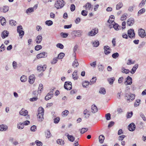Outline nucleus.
<instances>
[{"label": "nucleus", "mask_w": 146, "mask_h": 146, "mask_svg": "<svg viewBox=\"0 0 146 146\" xmlns=\"http://www.w3.org/2000/svg\"><path fill=\"white\" fill-rule=\"evenodd\" d=\"M119 56V54L117 52H116L113 54L112 55V57L114 59H116L118 58Z\"/></svg>", "instance_id": "nucleus-48"}, {"label": "nucleus", "mask_w": 146, "mask_h": 146, "mask_svg": "<svg viewBox=\"0 0 146 146\" xmlns=\"http://www.w3.org/2000/svg\"><path fill=\"white\" fill-rule=\"evenodd\" d=\"M24 127V125L23 123L19 122L17 123V128L19 129H22Z\"/></svg>", "instance_id": "nucleus-27"}, {"label": "nucleus", "mask_w": 146, "mask_h": 146, "mask_svg": "<svg viewBox=\"0 0 146 146\" xmlns=\"http://www.w3.org/2000/svg\"><path fill=\"white\" fill-rule=\"evenodd\" d=\"M30 129L32 131H35L36 130V127L35 125H33L31 127Z\"/></svg>", "instance_id": "nucleus-57"}, {"label": "nucleus", "mask_w": 146, "mask_h": 146, "mask_svg": "<svg viewBox=\"0 0 146 146\" xmlns=\"http://www.w3.org/2000/svg\"><path fill=\"white\" fill-rule=\"evenodd\" d=\"M99 141L100 142L102 143L104 142V141L105 139L104 136L102 135H100L99 137Z\"/></svg>", "instance_id": "nucleus-33"}, {"label": "nucleus", "mask_w": 146, "mask_h": 146, "mask_svg": "<svg viewBox=\"0 0 146 146\" xmlns=\"http://www.w3.org/2000/svg\"><path fill=\"white\" fill-rule=\"evenodd\" d=\"M5 49V47L3 44H2L0 47V51L1 52L4 51Z\"/></svg>", "instance_id": "nucleus-58"}, {"label": "nucleus", "mask_w": 146, "mask_h": 146, "mask_svg": "<svg viewBox=\"0 0 146 146\" xmlns=\"http://www.w3.org/2000/svg\"><path fill=\"white\" fill-rule=\"evenodd\" d=\"M56 46L61 49H62L64 48L63 45L61 43H58L56 44Z\"/></svg>", "instance_id": "nucleus-59"}, {"label": "nucleus", "mask_w": 146, "mask_h": 146, "mask_svg": "<svg viewBox=\"0 0 146 146\" xmlns=\"http://www.w3.org/2000/svg\"><path fill=\"white\" fill-rule=\"evenodd\" d=\"M8 128L7 125H0V131H6Z\"/></svg>", "instance_id": "nucleus-22"}, {"label": "nucleus", "mask_w": 146, "mask_h": 146, "mask_svg": "<svg viewBox=\"0 0 146 146\" xmlns=\"http://www.w3.org/2000/svg\"><path fill=\"white\" fill-rule=\"evenodd\" d=\"M135 33L133 29H130L128 31V35L130 38L135 37Z\"/></svg>", "instance_id": "nucleus-8"}, {"label": "nucleus", "mask_w": 146, "mask_h": 146, "mask_svg": "<svg viewBox=\"0 0 146 146\" xmlns=\"http://www.w3.org/2000/svg\"><path fill=\"white\" fill-rule=\"evenodd\" d=\"M42 48V46L40 45H37L35 47V49L36 50H39Z\"/></svg>", "instance_id": "nucleus-53"}, {"label": "nucleus", "mask_w": 146, "mask_h": 146, "mask_svg": "<svg viewBox=\"0 0 146 146\" xmlns=\"http://www.w3.org/2000/svg\"><path fill=\"white\" fill-rule=\"evenodd\" d=\"M42 40V37L41 35H39L37 36L35 39L36 42L37 44L40 43Z\"/></svg>", "instance_id": "nucleus-21"}, {"label": "nucleus", "mask_w": 146, "mask_h": 146, "mask_svg": "<svg viewBox=\"0 0 146 146\" xmlns=\"http://www.w3.org/2000/svg\"><path fill=\"white\" fill-rule=\"evenodd\" d=\"M138 64H137L135 65L133 67L132 69L131 70L130 72L132 74H134L136 69L137 68H138Z\"/></svg>", "instance_id": "nucleus-24"}, {"label": "nucleus", "mask_w": 146, "mask_h": 146, "mask_svg": "<svg viewBox=\"0 0 146 146\" xmlns=\"http://www.w3.org/2000/svg\"><path fill=\"white\" fill-rule=\"evenodd\" d=\"M115 80V78L114 77L109 78L108 79V81L110 85L112 84Z\"/></svg>", "instance_id": "nucleus-28"}, {"label": "nucleus", "mask_w": 146, "mask_h": 146, "mask_svg": "<svg viewBox=\"0 0 146 146\" xmlns=\"http://www.w3.org/2000/svg\"><path fill=\"white\" fill-rule=\"evenodd\" d=\"M128 128L130 131H133L135 129V125L133 123H132L128 125Z\"/></svg>", "instance_id": "nucleus-15"}, {"label": "nucleus", "mask_w": 146, "mask_h": 146, "mask_svg": "<svg viewBox=\"0 0 146 146\" xmlns=\"http://www.w3.org/2000/svg\"><path fill=\"white\" fill-rule=\"evenodd\" d=\"M88 130V128H82L81 130L80 133L81 134H83L85 132L87 131Z\"/></svg>", "instance_id": "nucleus-51"}, {"label": "nucleus", "mask_w": 146, "mask_h": 146, "mask_svg": "<svg viewBox=\"0 0 146 146\" xmlns=\"http://www.w3.org/2000/svg\"><path fill=\"white\" fill-rule=\"evenodd\" d=\"M65 4L63 0H56L54 5V7L57 9L62 8Z\"/></svg>", "instance_id": "nucleus-2"}, {"label": "nucleus", "mask_w": 146, "mask_h": 146, "mask_svg": "<svg viewBox=\"0 0 146 146\" xmlns=\"http://www.w3.org/2000/svg\"><path fill=\"white\" fill-rule=\"evenodd\" d=\"M60 120L59 117H58L54 119V123H58Z\"/></svg>", "instance_id": "nucleus-60"}, {"label": "nucleus", "mask_w": 146, "mask_h": 146, "mask_svg": "<svg viewBox=\"0 0 146 146\" xmlns=\"http://www.w3.org/2000/svg\"><path fill=\"white\" fill-rule=\"evenodd\" d=\"M45 24L48 26H50L53 24V22L51 20H47L45 22Z\"/></svg>", "instance_id": "nucleus-47"}, {"label": "nucleus", "mask_w": 146, "mask_h": 146, "mask_svg": "<svg viewBox=\"0 0 146 146\" xmlns=\"http://www.w3.org/2000/svg\"><path fill=\"white\" fill-rule=\"evenodd\" d=\"M113 23L114 24L113 28H114V29L115 30L118 31L120 29L121 27L120 26H119V25L118 24L115 23V22H113Z\"/></svg>", "instance_id": "nucleus-30"}, {"label": "nucleus", "mask_w": 146, "mask_h": 146, "mask_svg": "<svg viewBox=\"0 0 146 146\" xmlns=\"http://www.w3.org/2000/svg\"><path fill=\"white\" fill-rule=\"evenodd\" d=\"M72 77L73 78L74 80H76L78 79V76L77 74V71L75 70L73 72L72 74Z\"/></svg>", "instance_id": "nucleus-23"}, {"label": "nucleus", "mask_w": 146, "mask_h": 146, "mask_svg": "<svg viewBox=\"0 0 146 146\" xmlns=\"http://www.w3.org/2000/svg\"><path fill=\"white\" fill-rule=\"evenodd\" d=\"M93 46L94 47H97L99 44V42L98 40L94 41L92 42Z\"/></svg>", "instance_id": "nucleus-40"}, {"label": "nucleus", "mask_w": 146, "mask_h": 146, "mask_svg": "<svg viewBox=\"0 0 146 146\" xmlns=\"http://www.w3.org/2000/svg\"><path fill=\"white\" fill-rule=\"evenodd\" d=\"M9 23L10 25L12 26H15L17 24L16 22L13 20H10L9 21Z\"/></svg>", "instance_id": "nucleus-38"}, {"label": "nucleus", "mask_w": 146, "mask_h": 146, "mask_svg": "<svg viewBox=\"0 0 146 146\" xmlns=\"http://www.w3.org/2000/svg\"><path fill=\"white\" fill-rule=\"evenodd\" d=\"M104 49L105 54L106 55H108L110 53V48L109 46H104Z\"/></svg>", "instance_id": "nucleus-11"}, {"label": "nucleus", "mask_w": 146, "mask_h": 146, "mask_svg": "<svg viewBox=\"0 0 146 146\" xmlns=\"http://www.w3.org/2000/svg\"><path fill=\"white\" fill-rule=\"evenodd\" d=\"M43 88V85L40 84H39L38 88V93H40L41 92V91L42 90Z\"/></svg>", "instance_id": "nucleus-45"}, {"label": "nucleus", "mask_w": 146, "mask_h": 146, "mask_svg": "<svg viewBox=\"0 0 146 146\" xmlns=\"http://www.w3.org/2000/svg\"><path fill=\"white\" fill-rule=\"evenodd\" d=\"M140 115L141 116V117L142 118L143 121H146V118L145 117L144 114H143L142 113H140Z\"/></svg>", "instance_id": "nucleus-64"}, {"label": "nucleus", "mask_w": 146, "mask_h": 146, "mask_svg": "<svg viewBox=\"0 0 146 146\" xmlns=\"http://www.w3.org/2000/svg\"><path fill=\"white\" fill-rule=\"evenodd\" d=\"M132 83V79L129 76H128L127 78V80L125 82V84L126 85H131Z\"/></svg>", "instance_id": "nucleus-17"}, {"label": "nucleus", "mask_w": 146, "mask_h": 146, "mask_svg": "<svg viewBox=\"0 0 146 146\" xmlns=\"http://www.w3.org/2000/svg\"><path fill=\"white\" fill-rule=\"evenodd\" d=\"M134 23V20L133 18H130L128 19L127 22V24L129 26H131Z\"/></svg>", "instance_id": "nucleus-13"}, {"label": "nucleus", "mask_w": 146, "mask_h": 146, "mask_svg": "<svg viewBox=\"0 0 146 146\" xmlns=\"http://www.w3.org/2000/svg\"><path fill=\"white\" fill-rule=\"evenodd\" d=\"M23 28L21 25L17 27V32L19 34V36L22 38L24 34V32L23 30Z\"/></svg>", "instance_id": "nucleus-4"}, {"label": "nucleus", "mask_w": 146, "mask_h": 146, "mask_svg": "<svg viewBox=\"0 0 146 146\" xmlns=\"http://www.w3.org/2000/svg\"><path fill=\"white\" fill-rule=\"evenodd\" d=\"M90 84L89 82L88 81H85L83 82L82 83V86L84 88H86L89 84Z\"/></svg>", "instance_id": "nucleus-42"}, {"label": "nucleus", "mask_w": 146, "mask_h": 146, "mask_svg": "<svg viewBox=\"0 0 146 146\" xmlns=\"http://www.w3.org/2000/svg\"><path fill=\"white\" fill-rule=\"evenodd\" d=\"M67 134V136L68 137V140L70 141H73L75 139V138L72 135H70L68 134Z\"/></svg>", "instance_id": "nucleus-32"}, {"label": "nucleus", "mask_w": 146, "mask_h": 146, "mask_svg": "<svg viewBox=\"0 0 146 146\" xmlns=\"http://www.w3.org/2000/svg\"><path fill=\"white\" fill-rule=\"evenodd\" d=\"M127 14L123 15L120 18V20L121 21L125 20L127 18Z\"/></svg>", "instance_id": "nucleus-50"}, {"label": "nucleus", "mask_w": 146, "mask_h": 146, "mask_svg": "<svg viewBox=\"0 0 146 146\" xmlns=\"http://www.w3.org/2000/svg\"><path fill=\"white\" fill-rule=\"evenodd\" d=\"M121 72L123 73H125L127 74L129 73L130 71L129 70L125 69L124 68L122 67L121 68Z\"/></svg>", "instance_id": "nucleus-34"}, {"label": "nucleus", "mask_w": 146, "mask_h": 146, "mask_svg": "<svg viewBox=\"0 0 146 146\" xmlns=\"http://www.w3.org/2000/svg\"><path fill=\"white\" fill-rule=\"evenodd\" d=\"M78 65L79 64L77 60H75L72 63L73 66L74 68L77 67Z\"/></svg>", "instance_id": "nucleus-46"}, {"label": "nucleus", "mask_w": 146, "mask_h": 146, "mask_svg": "<svg viewBox=\"0 0 146 146\" xmlns=\"http://www.w3.org/2000/svg\"><path fill=\"white\" fill-rule=\"evenodd\" d=\"M98 68L99 69V70L100 71H103L104 68V66L101 64H100L98 65Z\"/></svg>", "instance_id": "nucleus-54"}, {"label": "nucleus", "mask_w": 146, "mask_h": 146, "mask_svg": "<svg viewBox=\"0 0 146 146\" xmlns=\"http://www.w3.org/2000/svg\"><path fill=\"white\" fill-rule=\"evenodd\" d=\"M88 11L86 10H82L81 12V14L84 16H86L88 14Z\"/></svg>", "instance_id": "nucleus-62"}, {"label": "nucleus", "mask_w": 146, "mask_h": 146, "mask_svg": "<svg viewBox=\"0 0 146 146\" xmlns=\"http://www.w3.org/2000/svg\"><path fill=\"white\" fill-rule=\"evenodd\" d=\"M91 5L89 3H87L85 5H84L83 7H86V9L90 10L91 7Z\"/></svg>", "instance_id": "nucleus-31"}, {"label": "nucleus", "mask_w": 146, "mask_h": 146, "mask_svg": "<svg viewBox=\"0 0 146 146\" xmlns=\"http://www.w3.org/2000/svg\"><path fill=\"white\" fill-rule=\"evenodd\" d=\"M9 34V32L7 31H3L1 33V37L3 39L8 36Z\"/></svg>", "instance_id": "nucleus-20"}, {"label": "nucleus", "mask_w": 146, "mask_h": 146, "mask_svg": "<svg viewBox=\"0 0 146 146\" xmlns=\"http://www.w3.org/2000/svg\"><path fill=\"white\" fill-rule=\"evenodd\" d=\"M57 144L62 145H63L64 144V141L62 139H58L56 140Z\"/></svg>", "instance_id": "nucleus-29"}, {"label": "nucleus", "mask_w": 146, "mask_h": 146, "mask_svg": "<svg viewBox=\"0 0 146 146\" xmlns=\"http://www.w3.org/2000/svg\"><path fill=\"white\" fill-rule=\"evenodd\" d=\"M35 80V76L34 74L31 75L29 77V82L31 84H33Z\"/></svg>", "instance_id": "nucleus-14"}, {"label": "nucleus", "mask_w": 146, "mask_h": 146, "mask_svg": "<svg viewBox=\"0 0 146 146\" xmlns=\"http://www.w3.org/2000/svg\"><path fill=\"white\" fill-rule=\"evenodd\" d=\"M9 7L7 5L3 6L1 7V12L6 13L9 10Z\"/></svg>", "instance_id": "nucleus-16"}, {"label": "nucleus", "mask_w": 146, "mask_h": 146, "mask_svg": "<svg viewBox=\"0 0 146 146\" xmlns=\"http://www.w3.org/2000/svg\"><path fill=\"white\" fill-rule=\"evenodd\" d=\"M82 32L81 31H74L71 33L72 38L74 39L76 37H80L82 35Z\"/></svg>", "instance_id": "nucleus-3"}, {"label": "nucleus", "mask_w": 146, "mask_h": 146, "mask_svg": "<svg viewBox=\"0 0 146 146\" xmlns=\"http://www.w3.org/2000/svg\"><path fill=\"white\" fill-rule=\"evenodd\" d=\"M34 8L30 7L27 9L26 11V13L29 14V13L34 11Z\"/></svg>", "instance_id": "nucleus-35"}, {"label": "nucleus", "mask_w": 146, "mask_h": 146, "mask_svg": "<svg viewBox=\"0 0 146 146\" xmlns=\"http://www.w3.org/2000/svg\"><path fill=\"white\" fill-rule=\"evenodd\" d=\"M96 80V78L95 77H93L90 80L89 82L90 84L91 85L95 83Z\"/></svg>", "instance_id": "nucleus-37"}, {"label": "nucleus", "mask_w": 146, "mask_h": 146, "mask_svg": "<svg viewBox=\"0 0 146 146\" xmlns=\"http://www.w3.org/2000/svg\"><path fill=\"white\" fill-rule=\"evenodd\" d=\"M0 22L2 25H5L6 23V19L4 17H0Z\"/></svg>", "instance_id": "nucleus-26"}, {"label": "nucleus", "mask_w": 146, "mask_h": 146, "mask_svg": "<svg viewBox=\"0 0 146 146\" xmlns=\"http://www.w3.org/2000/svg\"><path fill=\"white\" fill-rule=\"evenodd\" d=\"M135 95L133 94H127L125 97L127 102H129L133 100L135 98Z\"/></svg>", "instance_id": "nucleus-5"}, {"label": "nucleus", "mask_w": 146, "mask_h": 146, "mask_svg": "<svg viewBox=\"0 0 146 146\" xmlns=\"http://www.w3.org/2000/svg\"><path fill=\"white\" fill-rule=\"evenodd\" d=\"M69 113V111L68 110H66L62 112V115L64 116H66Z\"/></svg>", "instance_id": "nucleus-56"}, {"label": "nucleus", "mask_w": 146, "mask_h": 146, "mask_svg": "<svg viewBox=\"0 0 146 146\" xmlns=\"http://www.w3.org/2000/svg\"><path fill=\"white\" fill-rule=\"evenodd\" d=\"M83 114L85 116V117L88 118L91 115V112L87 109H85L83 112Z\"/></svg>", "instance_id": "nucleus-12"}, {"label": "nucleus", "mask_w": 146, "mask_h": 146, "mask_svg": "<svg viewBox=\"0 0 146 146\" xmlns=\"http://www.w3.org/2000/svg\"><path fill=\"white\" fill-rule=\"evenodd\" d=\"M46 65H44V66L40 65L37 66V70L38 71L40 72L42 71L45 70L46 69Z\"/></svg>", "instance_id": "nucleus-18"}, {"label": "nucleus", "mask_w": 146, "mask_h": 146, "mask_svg": "<svg viewBox=\"0 0 146 146\" xmlns=\"http://www.w3.org/2000/svg\"><path fill=\"white\" fill-rule=\"evenodd\" d=\"M17 64L16 62L15 61H13V62L12 66L14 69H16L18 67Z\"/></svg>", "instance_id": "nucleus-49"}, {"label": "nucleus", "mask_w": 146, "mask_h": 146, "mask_svg": "<svg viewBox=\"0 0 146 146\" xmlns=\"http://www.w3.org/2000/svg\"><path fill=\"white\" fill-rule=\"evenodd\" d=\"M145 11V9L144 8H142L137 13V15L139 16L141 14L144 13Z\"/></svg>", "instance_id": "nucleus-36"}, {"label": "nucleus", "mask_w": 146, "mask_h": 146, "mask_svg": "<svg viewBox=\"0 0 146 146\" xmlns=\"http://www.w3.org/2000/svg\"><path fill=\"white\" fill-rule=\"evenodd\" d=\"M28 112L26 110L24 109H22L19 111V114L20 115L23 116H26L28 114Z\"/></svg>", "instance_id": "nucleus-19"}, {"label": "nucleus", "mask_w": 146, "mask_h": 146, "mask_svg": "<svg viewBox=\"0 0 146 146\" xmlns=\"http://www.w3.org/2000/svg\"><path fill=\"white\" fill-rule=\"evenodd\" d=\"M105 117L107 120H110L111 119V115L110 113H108L106 114Z\"/></svg>", "instance_id": "nucleus-55"}, {"label": "nucleus", "mask_w": 146, "mask_h": 146, "mask_svg": "<svg viewBox=\"0 0 146 146\" xmlns=\"http://www.w3.org/2000/svg\"><path fill=\"white\" fill-rule=\"evenodd\" d=\"M138 35L141 38L145 36V30L143 29H140L138 31Z\"/></svg>", "instance_id": "nucleus-9"}, {"label": "nucleus", "mask_w": 146, "mask_h": 146, "mask_svg": "<svg viewBox=\"0 0 146 146\" xmlns=\"http://www.w3.org/2000/svg\"><path fill=\"white\" fill-rule=\"evenodd\" d=\"M44 109L42 107H39L38 110V113L37 114L38 120L40 122L42 121L44 119Z\"/></svg>", "instance_id": "nucleus-1"}, {"label": "nucleus", "mask_w": 146, "mask_h": 146, "mask_svg": "<svg viewBox=\"0 0 146 146\" xmlns=\"http://www.w3.org/2000/svg\"><path fill=\"white\" fill-rule=\"evenodd\" d=\"M27 80V76H22L20 78V80L22 82H26Z\"/></svg>", "instance_id": "nucleus-41"}, {"label": "nucleus", "mask_w": 146, "mask_h": 146, "mask_svg": "<svg viewBox=\"0 0 146 146\" xmlns=\"http://www.w3.org/2000/svg\"><path fill=\"white\" fill-rule=\"evenodd\" d=\"M58 60L57 58H54L51 62V63L52 64H54L56 63Z\"/></svg>", "instance_id": "nucleus-61"}, {"label": "nucleus", "mask_w": 146, "mask_h": 146, "mask_svg": "<svg viewBox=\"0 0 146 146\" xmlns=\"http://www.w3.org/2000/svg\"><path fill=\"white\" fill-rule=\"evenodd\" d=\"M60 35L63 38H66L67 37L68 34L66 33H61Z\"/></svg>", "instance_id": "nucleus-63"}, {"label": "nucleus", "mask_w": 146, "mask_h": 146, "mask_svg": "<svg viewBox=\"0 0 146 146\" xmlns=\"http://www.w3.org/2000/svg\"><path fill=\"white\" fill-rule=\"evenodd\" d=\"M98 29L97 28H95L92 29L91 31L88 33V36H94L98 33Z\"/></svg>", "instance_id": "nucleus-7"}, {"label": "nucleus", "mask_w": 146, "mask_h": 146, "mask_svg": "<svg viewBox=\"0 0 146 146\" xmlns=\"http://www.w3.org/2000/svg\"><path fill=\"white\" fill-rule=\"evenodd\" d=\"M65 55V54L64 53H60L58 56L57 58L59 59H61L63 58Z\"/></svg>", "instance_id": "nucleus-39"}, {"label": "nucleus", "mask_w": 146, "mask_h": 146, "mask_svg": "<svg viewBox=\"0 0 146 146\" xmlns=\"http://www.w3.org/2000/svg\"><path fill=\"white\" fill-rule=\"evenodd\" d=\"M47 56V54L46 52H42L38 54L36 56L37 58L39 59L42 58H46Z\"/></svg>", "instance_id": "nucleus-10"}, {"label": "nucleus", "mask_w": 146, "mask_h": 146, "mask_svg": "<svg viewBox=\"0 0 146 146\" xmlns=\"http://www.w3.org/2000/svg\"><path fill=\"white\" fill-rule=\"evenodd\" d=\"M35 143L37 146H42V143L41 141L36 140L35 141Z\"/></svg>", "instance_id": "nucleus-52"}, {"label": "nucleus", "mask_w": 146, "mask_h": 146, "mask_svg": "<svg viewBox=\"0 0 146 146\" xmlns=\"http://www.w3.org/2000/svg\"><path fill=\"white\" fill-rule=\"evenodd\" d=\"M123 6V4L122 2H120L116 6V9L119 10Z\"/></svg>", "instance_id": "nucleus-44"}, {"label": "nucleus", "mask_w": 146, "mask_h": 146, "mask_svg": "<svg viewBox=\"0 0 146 146\" xmlns=\"http://www.w3.org/2000/svg\"><path fill=\"white\" fill-rule=\"evenodd\" d=\"M72 83L71 82H65L64 87L67 90H70L72 88Z\"/></svg>", "instance_id": "nucleus-6"}, {"label": "nucleus", "mask_w": 146, "mask_h": 146, "mask_svg": "<svg viewBox=\"0 0 146 146\" xmlns=\"http://www.w3.org/2000/svg\"><path fill=\"white\" fill-rule=\"evenodd\" d=\"M98 111V108L95 105H93L92 106L91 112L93 113L96 112Z\"/></svg>", "instance_id": "nucleus-25"}, {"label": "nucleus", "mask_w": 146, "mask_h": 146, "mask_svg": "<svg viewBox=\"0 0 146 146\" xmlns=\"http://www.w3.org/2000/svg\"><path fill=\"white\" fill-rule=\"evenodd\" d=\"M99 92L100 94H105L106 93V90L104 88H101L99 91Z\"/></svg>", "instance_id": "nucleus-43"}]
</instances>
